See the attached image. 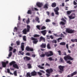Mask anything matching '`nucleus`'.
<instances>
[{
  "label": "nucleus",
  "mask_w": 77,
  "mask_h": 77,
  "mask_svg": "<svg viewBox=\"0 0 77 77\" xmlns=\"http://www.w3.org/2000/svg\"><path fill=\"white\" fill-rule=\"evenodd\" d=\"M40 72H42V73H43L44 74H45V72H44V70H40Z\"/></svg>",
  "instance_id": "nucleus-54"
},
{
  "label": "nucleus",
  "mask_w": 77,
  "mask_h": 77,
  "mask_svg": "<svg viewBox=\"0 0 77 77\" xmlns=\"http://www.w3.org/2000/svg\"><path fill=\"white\" fill-rule=\"evenodd\" d=\"M69 47H68V44H67L66 45V48H67V49H69Z\"/></svg>",
  "instance_id": "nucleus-61"
},
{
  "label": "nucleus",
  "mask_w": 77,
  "mask_h": 77,
  "mask_svg": "<svg viewBox=\"0 0 77 77\" xmlns=\"http://www.w3.org/2000/svg\"><path fill=\"white\" fill-rule=\"evenodd\" d=\"M26 55L27 56H30V53H27L26 54Z\"/></svg>",
  "instance_id": "nucleus-62"
},
{
  "label": "nucleus",
  "mask_w": 77,
  "mask_h": 77,
  "mask_svg": "<svg viewBox=\"0 0 77 77\" xmlns=\"http://www.w3.org/2000/svg\"><path fill=\"white\" fill-rule=\"evenodd\" d=\"M50 20L49 19H47L45 21V22H46V23H48V22H50Z\"/></svg>",
  "instance_id": "nucleus-48"
},
{
  "label": "nucleus",
  "mask_w": 77,
  "mask_h": 77,
  "mask_svg": "<svg viewBox=\"0 0 77 77\" xmlns=\"http://www.w3.org/2000/svg\"><path fill=\"white\" fill-rule=\"evenodd\" d=\"M26 50L28 51H33V48H30L29 46H27L26 48Z\"/></svg>",
  "instance_id": "nucleus-8"
},
{
  "label": "nucleus",
  "mask_w": 77,
  "mask_h": 77,
  "mask_svg": "<svg viewBox=\"0 0 77 77\" xmlns=\"http://www.w3.org/2000/svg\"><path fill=\"white\" fill-rule=\"evenodd\" d=\"M77 72L75 71L73 73H72L70 75V77H73L74 75H76L77 74Z\"/></svg>",
  "instance_id": "nucleus-18"
},
{
  "label": "nucleus",
  "mask_w": 77,
  "mask_h": 77,
  "mask_svg": "<svg viewBox=\"0 0 77 77\" xmlns=\"http://www.w3.org/2000/svg\"><path fill=\"white\" fill-rule=\"evenodd\" d=\"M26 77H32V75H30V72H28L27 73L26 75Z\"/></svg>",
  "instance_id": "nucleus-21"
},
{
  "label": "nucleus",
  "mask_w": 77,
  "mask_h": 77,
  "mask_svg": "<svg viewBox=\"0 0 77 77\" xmlns=\"http://www.w3.org/2000/svg\"><path fill=\"white\" fill-rule=\"evenodd\" d=\"M47 38L48 39H50V36H49L48 35H46Z\"/></svg>",
  "instance_id": "nucleus-58"
},
{
  "label": "nucleus",
  "mask_w": 77,
  "mask_h": 77,
  "mask_svg": "<svg viewBox=\"0 0 77 77\" xmlns=\"http://www.w3.org/2000/svg\"><path fill=\"white\" fill-rule=\"evenodd\" d=\"M37 74L39 75H40V76L42 75V73L39 72H37Z\"/></svg>",
  "instance_id": "nucleus-49"
},
{
  "label": "nucleus",
  "mask_w": 77,
  "mask_h": 77,
  "mask_svg": "<svg viewBox=\"0 0 77 77\" xmlns=\"http://www.w3.org/2000/svg\"><path fill=\"white\" fill-rule=\"evenodd\" d=\"M60 62H62V63H63V59L61 57H60Z\"/></svg>",
  "instance_id": "nucleus-51"
},
{
  "label": "nucleus",
  "mask_w": 77,
  "mask_h": 77,
  "mask_svg": "<svg viewBox=\"0 0 77 77\" xmlns=\"http://www.w3.org/2000/svg\"><path fill=\"white\" fill-rule=\"evenodd\" d=\"M27 29L25 28L24 29L23 31V34L26 35L27 32H29L30 31V26L29 25H27L26 26Z\"/></svg>",
  "instance_id": "nucleus-1"
},
{
  "label": "nucleus",
  "mask_w": 77,
  "mask_h": 77,
  "mask_svg": "<svg viewBox=\"0 0 77 77\" xmlns=\"http://www.w3.org/2000/svg\"><path fill=\"white\" fill-rule=\"evenodd\" d=\"M54 36H56L57 37H59V36L58 35H57L56 34H54Z\"/></svg>",
  "instance_id": "nucleus-59"
},
{
  "label": "nucleus",
  "mask_w": 77,
  "mask_h": 77,
  "mask_svg": "<svg viewBox=\"0 0 77 77\" xmlns=\"http://www.w3.org/2000/svg\"><path fill=\"white\" fill-rule=\"evenodd\" d=\"M51 6L52 8H55L56 6V3L55 2L52 3Z\"/></svg>",
  "instance_id": "nucleus-20"
},
{
  "label": "nucleus",
  "mask_w": 77,
  "mask_h": 77,
  "mask_svg": "<svg viewBox=\"0 0 77 77\" xmlns=\"http://www.w3.org/2000/svg\"><path fill=\"white\" fill-rule=\"evenodd\" d=\"M71 41L72 42H75V39H71Z\"/></svg>",
  "instance_id": "nucleus-56"
},
{
  "label": "nucleus",
  "mask_w": 77,
  "mask_h": 77,
  "mask_svg": "<svg viewBox=\"0 0 77 77\" xmlns=\"http://www.w3.org/2000/svg\"><path fill=\"white\" fill-rule=\"evenodd\" d=\"M50 38H51V39H53V38H54L53 37V36L51 35L50 36Z\"/></svg>",
  "instance_id": "nucleus-63"
},
{
  "label": "nucleus",
  "mask_w": 77,
  "mask_h": 77,
  "mask_svg": "<svg viewBox=\"0 0 77 77\" xmlns=\"http://www.w3.org/2000/svg\"><path fill=\"white\" fill-rule=\"evenodd\" d=\"M19 53L20 54V55H22L23 56L24 55V53L22 51H19Z\"/></svg>",
  "instance_id": "nucleus-27"
},
{
  "label": "nucleus",
  "mask_w": 77,
  "mask_h": 77,
  "mask_svg": "<svg viewBox=\"0 0 77 77\" xmlns=\"http://www.w3.org/2000/svg\"><path fill=\"white\" fill-rule=\"evenodd\" d=\"M64 59L65 61H67V60H74V58L71 57L70 56L67 55L66 56L64 57Z\"/></svg>",
  "instance_id": "nucleus-4"
},
{
  "label": "nucleus",
  "mask_w": 77,
  "mask_h": 77,
  "mask_svg": "<svg viewBox=\"0 0 77 77\" xmlns=\"http://www.w3.org/2000/svg\"><path fill=\"white\" fill-rule=\"evenodd\" d=\"M74 11L73 10H71L70 11H67V15H70V14Z\"/></svg>",
  "instance_id": "nucleus-22"
},
{
  "label": "nucleus",
  "mask_w": 77,
  "mask_h": 77,
  "mask_svg": "<svg viewBox=\"0 0 77 77\" xmlns=\"http://www.w3.org/2000/svg\"><path fill=\"white\" fill-rule=\"evenodd\" d=\"M27 14H31V15H32V11L30 10H28Z\"/></svg>",
  "instance_id": "nucleus-31"
},
{
  "label": "nucleus",
  "mask_w": 77,
  "mask_h": 77,
  "mask_svg": "<svg viewBox=\"0 0 77 77\" xmlns=\"http://www.w3.org/2000/svg\"><path fill=\"white\" fill-rule=\"evenodd\" d=\"M48 4H46L44 6V8H46V9H48Z\"/></svg>",
  "instance_id": "nucleus-30"
},
{
  "label": "nucleus",
  "mask_w": 77,
  "mask_h": 77,
  "mask_svg": "<svg viewBox=\"0 0 77 77\" xmlns=\"http://www.w3.org/2000/svg\"><path fill=\"white\" fill-rule=\"evenodd\" d=\"M27 66L29 69L32 68V66H31V64L30 63L27 64Z\"/></svg>",
  "instance_id": "nucleus-26"
},
{
  "label": "nucleus",
  "mask_w": 77,
  "mask_h": 77,
  "mask_svg": "<svg viewBox=\"0 0 77 77\" xmlns=\"http://www.w3.org/2000/svg\"><path fill=\"white\" fill-rule=\"evenodd\" d=\"M14 74L15 76H17V71H15L14 72Z\"/></svg>",
  "instance_id": "nucleus-43"
},
{
  "label": "nucleus",
  "mask_w": 77,
  "mask_h": 77,
  "mask_svg": "<svg viewBox=\"0 0 77 77\" xmlns=\"http://www.w3.org/2000/svg\"><path fill=\"white\" fill-rule=\"evenodd\" d=\"M62 38H58L57 39L58 42H60L59 40H62Z\"/></svg>",
  "instance_id": "nucleus-47"
},
{
  "label": "nucleus",
  "mask_w": 77,
  "mask_h": 77,
  "mask_svg": "<svg viewBox=\"0 0 77 77\" xmlns=\"http://www.w3.org/2000/svg\"><path fill=\"white\" fill-rule=\"evenodd\" d=\"M36 5L38 8H41L43 5V4L40 2H37L36 4Z\"/></svg>",
  "instance_id": "nucleus-13"
},
{
  "label": "nucleus",
  "mask_w": 77,
  "mask_h": 77,
  "mask_svg": "<svg viewBox=\"0 0 77 77\" xmlns=\"http://www.w3.org/2000/svg\"><path fill=\"white\" fill-rule=\"evenodd\" d=\"M58 52L59 53V55H61V51H58Z\"/></svg>",
  "instance_id": "nucleus-53"
},
{
  "label": "nucleus",
  "mask_w": 77,
  "mask_h": 77,
  "mask_svg": "<svg viewBox=\"0 0 77 77\" xmlns=\"http://www.w3.org/2000/svg\"><path fill=\"white\" fill-rule=\"evenodd\" d=\"M66 43L65 42H61L60 43V45H65Z\"/></svg>",
  "instance_id": "nucleus-28"
},
{
  "label": "nucleus",
  "mask_w": 77,
  "mask_h": 77,
  "mask_svg": "<svg viewBox=\"0 0 77 77\" xmlns=\"http://www.w3.org/2000/svg\"><path fill=\"white\" fill-rule=\"evenodd\" d=\"M42 48H45L46 47V44L43 43L40 46Z\"/></svg>",
  "instance_id": "nucleus-19"
},
{
  "label": "nucleus",
  "mask_w": 77,
  "mask_h": 77,
  "mask_svg": "<svg viewBox=\"0 0 77 77\" xmlns=\"http://www.w3.org/2000/svg\"><path fill=\"white\" fill-rule=\"evenodd\" d=\"M26 23L27 24H29V23H30V20L29 19V18H28V20H26Z\"/></svg>",
  "instance_id": "nucleus-44"
},
{
  "label": "nucleus",
  "mask_w": 77,
  "mask_h": 77,
  "mask_svg": "<svg viewBox=\"0 0 77 77\" xmlns=\"http://www.w3.org/2000/svg\"><path fill=\"white\" fill-rule=\"evenodd\" d=\"M35 20L36 21H37L38 23H40V20H39V19L38 17H37L35 18Z\"/></svg>",
  "instance_id": "nucleus-25"
},
{
  "label": "nucleus",
  "mask_w": 77,
  "mask_h": 77,
  "mask_svg": "<svg viewBox=\"0 0 77 77\" xmlns=\"http://www.w3.org/2000/svg\"><path fill=\"white\" fill-rule=\"evenodd\" d=\"M26 36H24L23 37V39L24 41H26Z\"/></svg>",
  "instance_id": "nucleus-35"
},
{
  "label": "nucleus",
  "mask_w": 77,
  "mask_h": 77,
  "mask_svg": "<svg viewBox=\"0 0 77 77\" xmlns=\"http://www.w3.org/2000/svg\"><path fill=\"white\" fill-rule=\"evenodd\" d=\"M48 59L50 60V61H51V60H53V58L51 57H50L48 58Z\"/></svg>",
  "instance_id": "nucleus-50"
},
{
  "label": "nucleus",
  "mask_w": 77,
  "mask_h": 77,
  "mask_svg": "<svg viewBox=\"0 0 77 77\" xmlns=\"http://www.w3.org/2000/svg\"><path fill=\"white\" fill-rule=\"evenodd\" d=\"M46 72L48 74H51V73H52L53 72V69L51 68L50 69H47L46 70Z\"/></svg>",
  "instance_id": "nucleus-7"
},
{
  "label": "nucleus",
  "mask_w": 77,
  "mask_h": 77,
  "mask_svg": "<svg viewBox=\"0 0 77 77\" xmlns=\"http://www.w3.org/2000/svg\"><path fill=\"white\" fill-rule=\"evenodd\" d=\"M46 75L48 77H50V74L46 73Z\"/></svg>",
  "instance_id": "nucleus-52"
},
{
  "label": "nucleus",
  "mask_w": 77,
  "mask_h": 77,
  "mask_svg": "<svg viewBox=\"0 0 77 77\" xmlns=\"http://www.w3.org/2000/svg\"><path fill=\"white\" fill-rule=\"evenodd\" d=\"M12 54V53L11 52H10L8 54V57H11Z\"/></svg>",
  "instance_id": "nucleus-38"
},
{
  "label": "nucleus",
  "mask_w": 77,
  "mask_h": 77,
  "mask_svg": "<svg viewBox=\"0 0 77 77\" xmlns=\"http://www.w3.org/2000/svg\"><path fill=\"white\" fill-rule=\"evenodd\" d=\"M9 51H12V50H13V48L10 46L9 47Z\"/></svg>",
  "instance_id": "nucleus-40"
},
{
  "label": "nucleus",
  "mask_w": 77,
  "mask_h": 77,
  "mask_svg": "<svg viewBox=\"0 0 77 77\" xmlns=\"http://www.w3.org/2000/svg\"><path fill=\"white\" fill-rule=\"evenodd\" d=\"M61 20L62 21H64V22H65V23H66V20L65 19H64V18H62L61 19Z\"/></svg>",
  "instance_id": "nucleus-39"
},
{
  "label": "nucleus",
  "mask_w": 77,
  "mask_h": 77,
  "mask_svg": "<svg viewBox=\"0 0 77 77\" xmlns=\"http://www.w3.org/2000/svg\"><path fill=\"white\" fill-rule=\"evenodd\" d=\"M68 17L70 19H74L75 18V14H72L70 16H68Z\"/></svg>",
  "instance_id": "nucleus-12"
},
{
  "label": "nucleus",
  "mask_w": 77,
  "mask_h": 77,
  "mask_svg": "<svg viewBox=\"0 0 77 77\" xmlns=\"http://www.w3.org/2000/svg\"><path fill=\"white\" fill-rule=\"evenodd\" d=\"M46 66H50V65L48 63H46L45 64Z\"/></svg>",
  "instance_id": "nucleus-55"
},
{
  "label": "nucleus",
  "mask_w": 77,
  "mask_h": 77,
  "mask_svg": "<svg viewBox=\"0 0 77 77\" xmlns=\"http://www.w3.org/2000/svg\"><path fill=\"white\" fill-rule=\"evenodd\" d=\"M46 29V27L44 26H43L41 28V30H44V29Z\"/></svg>",
  "instance_id": "nucleus-46"
},
{
  "label": "nucleus",
  "mask_w": 77,
  "mask_h": 77,
  "mask_svg": "<svg viewBox=\"0 0 77 77\" xmlns=\"http://www.w3.org/2000/svg\"><path fill=\"white\" fill-rule=\"evenodd\" d=\"M42 40L44 41H45V38L43 37L42 36H41L40 38L39 41L40 42H41Z\"/></svg>",
  "instance_id": "nucleus-17"
},
{
  "label": "nucleus",
  "mask_w": 77,
  "mask_h": 77,
  "mask_svg": "<svg viewBox=\"0 0 77 77\" xmlns=\"http://www.w3.org/2000/svg\"><path fill=\"white\" fill-rule=\"evenodd\" d=\"M45 55L46 56H47V57H50L49 55V53L48 52H45Z\"/></svg>",
  "instance_id": "nucleus-29"
},
{
  "label": "nucleus",
  "mask_w": 77,
  "mask_h": 77,
  "mask_svg": "<svg viewBox=\"0 0 77 77\" xmlns=\"http://www.w3.org/2000/svg\"><path fill=\"white\" fill-rule=\"evenodd\" d=\"M59 37H62V38H64L65 36H64V35L62 34V33H61V35H59Z\"/></svg>",
  "instance_id": "nucleus-37"
},
{
  "label": "nucleus",
  "mask_w": 77,
  "mask_h": 77,
  "mask_svg": "<svg viewBox=\"0 0 77 77\" xmlns=\"http://www.w3.org/2000/svg\"><path fill=\"white\" fill-rule=\"evenodd\" d=\"M16 44L17 45H20V43L19 41H17L16 42Z\"/></svg>",
  "instance_id": "nucleus-42"
},
{
  "label": "nucleus",
  "mask_w": 77,
  "mask_h": 77,
  "mask_svg": "<svg viewBox=\"0 0 77 77\" xmlns=\"http://www.w3.org/2000/svg\"><path fill=\"white\" fill-rule=\"evenodd\" d=\"M33 36L34 38H36V37H39L40 35L37 34H35Z\"/></svg>",
  "instance_id": "nucleus-34"
},
{
  "label": "nucleus",
  "mask_w": 77,
  "mask_h": 77,
  "mask_svg": "<svg viewBox=\"0 0 77 77\" xmlns=\"http://www.w3.org/2000/svg\"><path fill=\"white\" fill-rule=\"evenodd\" d=\"M40 27H41V26H40L39 25H37L36 26L37 28L38 29V30H41V29H40Z\"/></svg>",
  "instance_id": "nucleus-41"
},
{
  "label": "nucleus",
  "mask_w": 77,
  "mask_h": 77,
  "mask_svg": "<svg viewBox=\"0 0 77 77\" xmlns=\"http://www.w3.org/2000/svg\"><path fill=\"white\" fill-rule=\"evenodd\" d=\"M9 63L8 61H6V62H2V67L3 68H5L6 66V64H8Z\"/></svg>",
  "instance_id": "nucleus-9"
},
{
  "label": "nucleus",
  "mask_w": 77,
  "mask_h": 77,
  "mask_svg": "<svg viewBox=\"0 0 77 77\" xmlns=\"http://www.w3.org/2000/svg\"><path fill=\"white\" fill-rule=\"evenodd\" d=\"M16 51H17V50H16V49H14L13 52V53H14L16 52Z\"/></svg>",
  "instance_id": "nucleus-57"
},
{
  "label": "nucleus",
  "mask_w": 77,
  "mask_h": 77,
  "mask_svg": "<svg viewBox=\"0 0 77 77\" xmlns=\"http://www.w3.org/2000/svg\"><path fill=\"white\" fill-rule=\"evenodd\" d=\"M16 63V62L14 61H12L11 63H10L9 65L10 66H11L13 65V66L14 68H16V69H19V67H18V65L15 64Z\"/></svg>",
  "instance_id": "nucleus-2"
},
{
  "label": "nucleus",
  "mask_w": 77,
  "mask_h": 77,
  "mask_svg": "<svg viewBox=\"0 0 77 77\" xmlns=\"http://www.w3.org/2000/svg\"><path fill=\"white\" fill-rule=\"evenodd\" d=\"M41 32L42 34L44 36H45V35H46V33H47L46 30L41 31Z\"/></svg>",
  "instance_id": "nucleus-16"
},
{
  "label": "nucleus",
  "mask_w": 77,
  "mask_h": 77,
  "mask_svg": "<svg viewBox=\"0 0 77 77\" xmlns=\"http://www.w3.org/2000/svg\"><path fill=\"white\" fill-rule=\"evenodd\" d=\"M47 47L48 49H51V47L49 43L47 45Z\"/></svg>",
  "instance_id": "nucleus-32"
},
{
  "label": "nucleus",
  "mask_w": 77,
  "mask_h": 77,
  "mask_svg": "<svg viewBox=\"0 0 77 77\" xmlns=\"http://www.w3.org/2000/svg\"><path fill=\"white\" fill-rule=\"evenodd\" d=\"M52 43H55V44H56L57 43V41L55 40H53L52 41Z\"/></svg>",
  "instance_id": "nucleus-36"
},
{
  "label": "nucleus",
  "mask_w": 77,
  "mask_h": 77,
  "mask_svg": "<svg viewBox=\"0 0 77 77\" xmlns=\"http://www.w3.org/2000/svg\"><path fill=\"white\" fill-rule=\"evenodd\" d=\"M51 15L52 17H54V12H52L51 14Z\"/></svg>",
  "instance_id": "nucleus-60"
},
{
  "label": "nucleus",
  "mask_w": 77,
  "mask_h": 77,
  "mask_svg": "<svg viewBox=\"0 0 77 77\" xmlns=\"http://www.w3.org/2000/svg\"><path fill=\"white\" fill-rule=\"evenodd\" d=\"M66 63H69V65H71V64H72V62H71V61L70 60H68L66 61Z\"/></svg>",
  "instance_id": "nucleus-33"
},
{
  "label": "nucleus",
  "mask_w": 77,
  "mask_h": 77,
  "mask_svg": "<svg viewBox=\"0 0 77 77\" xmlns=\"http://www.w3.org/2000/svg\"><path fill=\"white\" fill-rule=\"evenodd\" d=\"M66 32L67 33H70L71 34V33H74L75 32V30H72V29H71L69 28H67L66 29Z\"/></svg>",
  "instance_id": "nucleus-3"
},
{
  "label": "nucleus",
  "mask_w": 77,
  "mask_h": 77,
  "mask_svg": "<svg viewBox=\"0 0 77 77\" xmlns=\"http://www.w3.org/2000/svg\"><path fill=\"white\" fill-rule=\"evenodd\" d=\"M31 39L32 40V41H33V42L34 44H36V43L38 42L37 38H35L33 37H31Z\"/></svg>",
  "instance_id": "nucleus-10"
},
{
  "label": "nucleus",
  "mask_w": 77,
  "mask_h": 77,
  "mask_svg": "<svg viewBox=\"0 0 77 77\" xmlns=\"http://www.w3.org/2000/svg\"><path fill=\"white\" fill-rule=\"evenodd\" d=\"M24 43H21V48L22 51H24Z\"/></svg>",
  "instance_id": "nucleus-15"
},
{
  "label": "nucleus",
  "mask_w": 77,
  "mask_h": 77,
  "mask_svg": "<svg viewBox=\"0 0 77 77\" xmlns=\"http://www.w3.org/2000/svg\"><path fill=\"white\" fill-rule=\"evenodd\" d=\"M59 8L58 7H56V8L54 9V11L55 14L56 15H59Z\"/></svg>",
  "instance_id": "nucleus-6"
},
{
  "label": "nucleus",
  "mask_w": 77,
  "mask_h": 77,
  "mask_svg": "<svg viewBox=\"0 0 77 77\" xmlns=\"http://www.w3.org/2000/svg\"><path fill=\"white\" fill-rule=\"evenodd\" d=\"M60 25H62V26H65V24H66V23L64 22L63 21H61L60 22Z\"/></svg>",
  "instance_id": "nucleus-24"
},
{
  "label": "nucleus",
  "mask_w": 77,
  "mask_h": 77,
  "mask_svg": "<svg viewBox=\"0 0 77 77\" xmlns=\"http://www.w3.org/2000/svg\"><path fill=\"white\" fill-rule=\"evenodd\" d=\"M23 59L25 61H27L31 60V58L29 57L26 56L23 58Z\"/></svg>",
  "instance_id": "nucleus-11"
},
{
  "label": "nucleus",
  "mask_w": 77,
  "mask_h": 77,
  "mask_svg": "<svg viewBox=\"0 0 77 77\" xmlns=\"http://www.w3.org/2000/svg\"><path fill=\"white\" fill-rule=\"evenodd\" d=\"M49 52L50 53L49 54V57L52 56H53V51H49Z\"/></svg>",
  "instance_id": "nucleus-23"
},
{
  "label": "nucleus",
  "mask_w": 77,
  "mask_h": 77,
  "mask_svg": "<svg viewBox=\"0 0 77 77\" xmlns=\"http://www.w3.org/2000/svg\"><path fill=\"white\" fill-rule=\"evenodd\" d=\"M64 66H62L61 65L59 66H58V68L60 70L59 71V72H60L61 74L62 73V72L64 71V68H65Z\"/></svg>",
  "instance_id": "nucleus-5"
},
{
  "label": "nucleus",
  "mask_w": 77,
  "mask_h": 77,
  "mask_svg": "<svg viewBox=\"0 0 77 77\" xmlns=\"http://www.w3.org/2000/svg\"><path fill=\"white\" fill-rule=\"evenodd\" d=\"M45 56V54H41L40 55L41 57H44Z\"/></svg>",
  "instance_id": "nucleus-45"
},
{
  "label": "nucleus",
  "mask_w": 77,
  "mask_h": 77,
  "mask_svg": "<svg viewBox=\"0 0 77 77\" xmlns=\"http://www.w3.org/2000/svg\"><path fill=\"white\" fill-rule=\"evenodd\" d=\"M7 72L8 73H10V70L9 69H7Z\"/></svg>",
  "instance_id": "nucleus-64"
},
{
  "label": "nucleus",
  "mask_w": 77,
  "mask_h": 77,
  "mask_svg": "<svg viewBox=\"0 0 77 77\" xmlns=\"http://www.w3.org/2000/svg\"><path fill=\"white\" fill-rule=\"evenodd\" d=\"M37 74V73L35 70L33 71V72H31V75L32 76H35V75H36Z\"/></svg>",
  "instance_id": "nucleus-14"
}]
</instances>
